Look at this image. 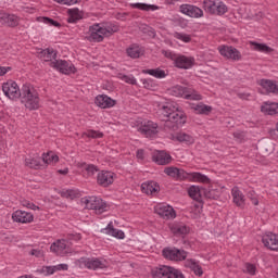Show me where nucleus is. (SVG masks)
<instances>
[{"instance_id": "f257e3e1", "label": "nucleus", "mask_w": 278, "mask_h": 278, "mask_svg": "<svg viewBox=\"0 0 278 278\" xmlns=\"http://www.w3.org/2000/svg\"><path fill=\"white\" fill-rule=\"evenodd\" d=\"M157 114L160 119L164 121L165 131H177V129H179V127H184V125H186V121H188L186 113L173 105L170 102L159 104Z\"/></svg>"}, {"instance_id": "f03ea898", "label": "nucleus", "mask_w": 278, "mask_h": 278, "mask_svg": "<svg viewBox=\"0 0 278 278\" xmlns=\"http://www.w3.org/2000/svg\"><path fill=\"white\" fill-rule=\"evenodd\" d=\"M90 36L88 37V40L90 42H103L104 37L110 38V36H113L118 31V26H108L103 27L101 24H93L89 27Z\"/></svg>"}, {"instance_id": "7ed1b4c3", "label": "nucleus", "mask_w": 278, "mask_h": 278, "mask_svg": "<svg viewBox=\"0 0 278 278\" xmlns=\"http://www.w3.org/2000/svg\"><path fill=\"white\" fill-rule=\"evenodd\" d=\"M20 98L27 110H38L40 108V97L31 85H23L22 96Z\"/></svg>"}, {"instance_id": "20e7f679", "label": "nucleus", "mask_w": 278, "mask_h": 278, "mask_svg": "<svg viewBox=\"0 0 278 278\" xmlns=\"http://www.w3.org/2000/svg\"><path fill=\"white\" fill-rule=\"evenodd\" d=\"M152 277L154 278H186L184 274L174 267L161 265L152 269Z\"/></svg>"}, {"instance_id": "39448f33", "label": "nucleus", "mask_w": 278, "mask_h": 278, "mask_svg": "<svg viewBox=\"0 0 278 278\" xmlns=\"http://www.w3.org/2000/svg\"><path fill=\"white\" fill-rule=\"evenodd\" d=\"M203 9L208 14H216L217 16H223L228 12L227 5L219 0H204Z\"/></svg>"}, {"instance_id": "423d86ee", "label": "nucleus", "mask_w": 278, "mask_h": 278, "mask_svg": "<svg viewBox=\"0 0 278 278\" xmlns=\"http://www.w3.org/2000/svg\"><path fill=\"white\" fill-rule=\"evenodd\" d=\"M83 203H85L87 210H94L96 214H103L108 210V204L97 197H89L83 200Z\"/></svg>"}, {"instance_id": "0eeeda50", "label": "nucleus", "mask_w": 278, "mask_h": 278, "mask_svg": "<svg viewBox=\"0 0 278 278\" xmlns=\"http://www.w3.org/2000/svg\"><path fill=\"white\" fill-rule=\"evenodd\" d=\"M162 253L165 260H170L172 262H182V260L188 257V252L177 248H165L163 249Z\"/></svg>"}, {"instance_id": "6e6552de", "label": "nucleus", "mask_w": 278, "mask_h": 278, "mask_svg": "<svg viewBox=\"0 0 278 278\" xmlns=\"http://www.w3.org/2000/svg\"><path fill=\"white\" fill-rule=\"evenodd\" d=\"M2 90L5 94V97H8L9 99H21L22 94H23V89L18 88V85L13 81V80H9L7 83H4L2 85Z\"/></svg>"}, {"instance_id": "1a4fd4ad", "label": "nucleus", "mask_w": 278, "mask_h": 278, "mask_svg": "<svg viewBox=\"0 0 278 278\" xmlns=\"http://www.w3.org/2000/svg\"><path fill=\"white\" fill-rule=\"evenodd\" d=\"M174 97H182L184 99H189L190 101H201L202 97L195 90H188L186 87L176 86L173 88Z\"/></svg>"}, {"instance_id": "9d476101", "label": "nucleus", "mask_w": 278, "mask_h": 278, "mask_svg": "<svg viewBox=\"0 0 278 278\" xmlns=\"http://www.w3.org/2000/svg\"><path fill=\"white\" fill-rule=\"evenodd\" d=\"M218 51L226 60H232V62H240L242 60V53L232 46H219Z\"/></svg>"}, {"instance_id": "9b49d317", "label": "nucleus", "mask_w": 278, "mask_h": 278, "mask_svg": "<svg viewBox=\"0 0 278 278\" xmlns=\"http://www.w3.org/2000/svg\"><path fill=\"white\" fill-rule=\"evenodd\" d=\"M68 249H71V244H68L66 239H59L50 247V251L56 255H66V253H68Z\"/></svg>"}, {"instance_id": "f8f14e48", "label": "nucleus", "mask_w": 278, "mask_h": 278, "mask_svg": "<svg viewBox=\"0 0 278 278\" xmlns=\"http://www.w3.org/2000/svg\"><path fill=\"white\" fill-rule=\"evenodd\" d=\"M164 173L168 177H172L173 179H179L180 181L184 179H190V174H188V172L175 166L165 167Z\"/></svg>"}, {"instance_id": "ddd939ff", "label": "nucleus", "mask_w": 278, "mask_h": 278, "mask_svg": "<svg viewBox=\"0 0 278 278\" xmlns=\"http://www.w3.org/2000/svg\"><path fill=\"white\" fill-rule=\"evenodd\" d=\"M154 212L165 220H170V218H175L177 216L175 208L170 205H157L154 207Z\"/></svg>"}, {"instance_id": "4468645a", "label": "nucleus", "mask_w": 278, "mask_h": 278, "mask_svg": "<svg viewBox=\"0 0 278 278\" xmlns=\"http://www.w3.org/2000/svg\"><path fill=\"white\" fill-rule=\"evenodd\" d=\"M180 12L181 14H186V16H190L191 18H201V16H203V10L192 4H181Z\"/></svg>"}, {"instance_id": "2eb2a0df", "label": "nucleus", "mask_w": 278, "mask_h": 278, "mask_svg": "<svg viewBox=\"0 0 278 278\" xmlns=\"http://www.w3.org/2000/svg\"><path fill=\"white\" fill-rule=\"evenodd\" d=\"M138 131H140L142 136H146V138H153V136L157 134V123L148 121L141 125Z\"/></svg>"}, {"instance_id": "dca6fc26", "label": "nucleus", "mask_w": 278, "mask_h": 278, "mask_svg": "<svg viewBox=\"0 0 278 278\" xmlns=\"http://www.w3.org/2000/svg\"><path fill=\"white\" fill-rule=\"evenodd\" d=\"M50 66L56 68L60 73H63V75H71V73H75L76 71L73 64L68 63V61L50 62Z\"/></svg>"}, {"instance_id": "f3484780", "label": "nucleus", "mask_w": 278, "mask_h": 278, "mask_svg": "<svg viewBox=\"0 0 278 278\" xmlns=\"http://www.w3.org/2000/svg\"><path fill=\"white\" fill-rule=\"evenodd\" d=\"M12 218L14 223H22V224L34 223V214L27 211L17 210L12 214Z\"/></svg>"}, {"instance_id": "a211bd4d", "label": "nucleus", "mask_w": 278, "mask_h": 278, "mask_svg": "<svg viewBox=\"0 0 278 278\" xmlns=\"http://www.w3.org/2000/svg\"><path fill=\"white\" fill-rule=\"evenodd\" d=\"M152 162H155L159 166H166V164L173 162V156L166 153V151H156L152 155Z\"/></svg>"}, {"instance_id": "6ab92c4d", "label": "nucleus", "mask_w": 278, "mask_h": 278, "mask_svg": "<svg viewBox=\"0 0 278 278\" xmlns=\"http://www.w3.org/2000/svg\"><path fill=\"white\" fill-rule=\"evenodd\" d=\"M262 242H263L264 247H266L270 251H278V236L277 235H275L273 232H268L263 236Z\"/></svg>"}, {"instance_id": "aec40b11", "label": "nucleus", "mask_w": 278, "mask_h": 278, "mask_svg": "<svg viewBox=\"0 0 278 278\" xmlns=\"http://www.w3.org/2000/svg\"><path fill=\"white\" fill-rule=\"evenodd\" d=\"M115 174L112 172H101L98 174V185L102 186V188H108V186H112L114 184Z\"/></svg>"}, {"instance_id": "412c9836", "label": "nucleus", "mask_w": 278, "mask_h": 278, "mask_svg": "<svg viewBox=\"0 0 278 278\" xmlns=\"http://www.w3.org/2000/svg\"><path fill=\"white\" fill-rule=\"evenodd\" d=\"M96 105L102 110H108V108H114L116 105V100L108 97L106 94H100L94 100Z\"/></svg>"}, {"instance_id": "4be33fe9", "label": "nucleus", "mask_w": 278, "mask_h": 278, "mask_svg": "<svg viewBox=\"0 0 278 278\" xmlns=\"http://www.w3.org/2000/svg\"><path fill=\"white\" fill-rule=\"evenodd\" d=\"M258 85L263 87V90H265V94H278V85L274 80L270 79H261L258 81Z\"/></svg>"}, {"instance_id": "5701e85b", "label": "nucleus", "mask_w": 278, "mask_h": 278, "mask_svg": "<svg viewBox=\"0 0 278 278\" xmlns=\"http://www.w3.org/2000/svg\"><path fill=\"white\" fill-rule=\"evenodd\" d=\"M174 64L177 68L188 70V68H192V66H194V60L192 58L180 55V56H177Z\"/></svg>"}, {"instance_id": "b1692460", "label": "nucleus", "mask_w": 278, "mask_h": 278, "mask_svg": "<svg viewBox=\"0 0 278 278\" xmlns=\"http://www.w3.org/2000/svg\"><path fill=\"white\" fill-rule=\"evenodd\" d=\"M232 201L237 207H244V194L238 187L231 189Z\"/></svg>"}, {"instance_id": "393cba45", "label": "nucleus", "mask_w": 278, "mask_h": 278, "mask_svg": "<svg viewBox=\"0 0 278 278\" xmlns=\"http://www.w3.org/2000/svg\"><path fill=\"white\" fill-rule=\"evenodd\" d=\"M103 233H108V236H113V238H118V240H123L125 238V232L123 230L115 229L112 222L106 226V228L102 229Z\"/></svg>"}, {"instance_id": "a878e982", "label": "nucleus", "mask_w": 278, "mask_h": 278, "mask_svg": "<svg viewBox=\"0 0 278 278\" xmlns=\"http://www.w3.org/2000/svg\"><path fill=\"white\" fill-rule=\"evenodd\" d=\"M169 229L174 236H186L188 231H190L189 228H187L186 225L179 224V223H174L169 225Z\"/></svg>"}, {"instance_id": "bb28decb", "label": "nucleus", "mask_w": 278, "mask_h": 278, "mask_svg": "<svg viewBox=\"0 0 278 278\" xmlns=\"http://www.w3.org/2000/svg\"><path fill=\"white\" fill-rule=\"evenodd\" d=\"M85 266L86 268H89V270H98V268H108V265H105V262H102L99 258L86 260Z\"/></svg>"}, {"instance_id": "cd10ccee", "label": "nucleus", "mask_w": 278, "mask_h": 278, "mask_svg": "<svg viewBox=\"0 0 278 278\" xmlns=\"http://www.w3.org/2000/svg\"><path fill=\"white\" fill-rule=\"evenodd\" d=\"M39 58L43 60V62H52L58 58V53L53 49H45L40 50Z\"/></svg>"}, {"instance_id": "c85d7f7f", "label": "nucleus", "mask_w": 278, "mask_h": 278, "mask_svg": "<svg viewBox=\"0 0 278 278\" xmlns=\"http://www.w3.org/2000/svg\"><path fill=\"white\" fill-rule=\"evenodd\" d=\"M261 112L274 116V114H278V103L265 102L264 105L261 106Z\"/></svg>"}, {"instance_id": "c756f323", "label": "nucleus", "mask_w": 278, "mask_h": 278, "mask_svg": "<svg viewBox=\"0 0 278 278\" xmlns=\"http://www.w3.org/2000/svg\"><path fill=\"white\" fill-rule=\"evenodd\" d=\"M186 268H190L194 275L201 277L203 275V268L194 260L190 258L185 262Z\"/></svg>"}, {"instance_id": "7c9ffc66", "label": "nucleus", "mask_w": 278, "mask_h": 278, "mask_svg": "<svg viewBox=\"0 0 278 278\" xmlns=\"http://www.w3.org/2000/svg\"><path fill=\"white\" fill-rule=\"evenodd\" d=\"M191 110L195 112V114H204L207 116L212 112V106L203 104V103H198V104H192Z\"/></svg>"}, {"instance_id": "2f4dec72", "label": "nucleus", "mask_w": 278, "mask_h": 278, "mask_svg": "<svg viewBox=\"0 0 278 278\" xmlns=\"http://www.w3.org/2000/svg\"><path fill=\"white\" fill-rule=\"evenodd\" d=\"M160 190V186L157 184L151 181V182H143L141 185V191L144 194H153L154 192H157Z\"/></svg>"}, {"instance_id": "473e14b6", "label": "nucleus", "mask_w": 278, "mask_h": 278, "mask_svg": "<svg viewBox=\"0 0 278 278\" xmlns=\"http://www.w3.org/2000/svg\"><path fill=\"white\" fill-rule=\"evenodd\" d=\"M188 194L193 201H201V194H203V189L199 186H191L188 189Z\"/></svg>"}, {"instance_id": "72a5a7b5", "label": "nucleus", "mask_w": 278, "mask_h": 278, "mask_svg": "<svg viewBox=\"0 0 278 278\" xmlns=\"http://www.w3.org/2000/svg\"><path fill=\"white\" fill-rule=\"evenodd\" d=\"M253 51H260L261 53H271L273 48L266 46V43H257L256 41H250Z\"/></svg>"}, {"instance_id": "f704fd0d", "label": "nucleus", "mask_w": 278, "mask_h": 278, "mask_svg": "<svg viewBox=\"0 0 278 278\" xmlns=\"http://www.w3.org/2000/svg\"><path fill=\"white\" fill-rule=\"evenodd\" d=\"M143 75H151L152 77H156V79H164L166 77V72L161 68L154 70H142Z\"/></svg>"}, {"instance_id": "c9c22d12", "label": "nucleus", "mask_w": 278, "mask_h": 278, "mask_svg": "<svg viewBox=\"0 0 278 278\" xmlns=\"http://www.w3.org/2000/svg\"><path fill=\"white\" fill-rule=\"evenodd\" d=\"M42 162H45V164H58V162H60V156L53 152L43 153Z\"/></svg>"}, {"instance_id": "e433bc0d", "label": "nucleus", "mask_w": 278, "mask_h": 278, "mask_svg": "<svg viewBox=\"0 0 278 278\" xmlns=\"http://www.w3.org/2000/svg\"><path fill=\"white\" fill-rule=\"evenodd\" d=\"M131 8H135L136 10H143L144 12L160 10L157 5L147 3H132Z\"/></svg>"}, {"instance_id": "4c0bfd02", "label": "nucleus", "mask_w": 278, "mask_h": 278, "mask_svg": "<svg viewBox=\"0 0 278 278\" xmlns=\"http://www.w3.org/2000/svg\"><path fill=\"white\" fill-rule=\"evenodd\" d=\"M176 140L178 142H185L186 144H194V138L186 132H178Z\"/></svg>"}, {"instance_id": "58836bf2", "label": "nucleus", "mask_w": 278, "mask_h": 278, "mask_svg": "<svg viewBox=\"0 0 278 278\" xmlns=\"http://www.w3.org/2000/svg\"><path fill=\"white\" fill-rule=\"evenodd\" d=\"M4 20L9 27H18V23H21V17L14 14L4 15Z\"/></svg>"}, {"instance_id": "ea45409f", "label": "nucleus", "mask_w": 278, "mask_h": 278, "mask_svg": "<svg viewBox=\"0 0 278 278\" xmlns=\"http://www.w3.org/2000/svg\"><path fill=\"white\" fill-rule=\"evenodd\" d=\"M81 15L79 14V9H71L68 10L67 23H77L80 21Z\"/></svg>"}, {"instance_id": "a19ab883", "label": "nucleus", "mask_w": 278, "mask_h": 278, "mask_svg": "<svg viewBox=\"0 0 278 278\" xmlns=\"http://www.w3.org/2000/svg\"><path fill=\"white\" fill-rule=\"evenodd\" d=\"M189 177L193 181H199L200 184H210V178L201 173H191L189 174Z\"/></svg>"}, {"instance_id": "79ce46f5", "label": "nucleus", "mask_w": 278, "mask_h": 278, "mask_svg": "<svg viewBox=\"0 0 278 278\" xmlns=\"http://www.w3.org/2000/svg\"><path fill=\"white\" fill-rule=\"evenodd\" d=\"M126 53L129 58H132V60H136L142 55V51L140 50V47H130L126 50Z\"/></svg>"}, {"instance_id": "37998d69", "label": "nucleus", "mask_w": 278, "mask_h": 278, "mask_svg": "<svg viewBox=\"0 0 278 278\" xmlns=\"http://www.w3.org/2000/svg\"><path fill=\"white\" fill-rule=\"evenodd\" d=\"M25 166L38 170V168H40V159H26Z\"/></svg>"}, {"instance_id": "c03bdc74", "label": "nucleus", "mask_w": 278, "mask_h": 278, "mask_svg": "<svg viewBox=\"0 0 278 278\" xmlns=\"http://www.w3.org/2000/svg\"><path fill=\"white\" fill-rule=\"evenodd\" d=\"M202 190L206 199H213V200L218 199V191L214 189H202Z\"/></svg>"}, {"instance_id": "a18cd8bd", "label": "nucleus", "mask_w": 278, "mask_h": 278, "mask_svg": "<svg viewBox=\"0 0 278 278\" xmlns=\"http://www.w3.org/2000/svg\"><path fill=\"white\" fill-rule=\"evenodd\" d=\"M140 31H142V34H147L148 36H155V31L153 30V28H151V26L147 25V24H141L139 26Z\"/></svg>"}, {"instance_id": "49530a36", "label": "nucleus", "mask_w": 278, "mask_h": 278, "mask_svg": "<svg viewBox=\"0 0 278 278\" xmlns=\"http://www.w3.org/2000/svg\"><path fill=\"white\" fill-rule=\"evenodd\" d=\"M38 21L46 23V25H52V27H60V23L49 17H38Z\"/></svg>"}, {"instance_id": "de8ad7c7", "label": "nucleus", "mask_w": 278, "mask_h": 278, "mask_svg": "<svg viewBox=\"0 0 278 278\" xmlns=\"http://www.w3.org/2000/svg\"><path fill=\"white\" fill-rule=\"evenodd\" d=\"M83 136H86L87 138H101L103 132L97 130H87L83 134Z\"/></svg>"}, {"instance_id": "09e8293b", "label": "nucleus", "mask_w": 278, "mask_h": 278, "mask_svg": "<svg viewBox=\"0 0 278 278\" xmlns=\"http://www.w3.org/2000/svg\"><path fill=\"white\" fill-rule=\"evenodd\" d=\"M39 273H42L43 275H53V273H56L55 266H43Z\"/></svg>"}, {"instance_id": "8fccbe9b", "label": "nucleus", "mask_w": 278, "mask_h": 278, "mask_svg": "<svg viewBox=\"0 0 278 278\" xmlns=\"http://www.w3.org/2000/svg\"><path fill=\"white\" fill-rule=\"evenodd\" d=\"M85 170H87L88 177H92L96 173H99V167L94 165H87Z\"/></svg>"}, {"instance_id": "3c124183", "label": "nucleus", "mask_w": 278, "mask_h": 278, "mask_svg": "<svg viewBox=\"0 0 278 278\" xmlns=\"http://www.w3.org/2000/svg\"><path fill=\"white\" fill-rule=\"evenodd\" d=\"M28 255L34 257H45V251L42 249H33L28 252Z\"/></svg>"}, {"instance_id": "603ef678", "label": "nucleus", "mask_w": 278, "mask_h": 278, "mask_svg": "<svg viewBox=\"0 0 278 278\" xmlns=\"http://www.w3.org/2000/svg\"><path fill=\"white\" fill-rule=\"evenodd\" d=\"M122 80L125 81L126 84H130L131 86H136L138 84L136 80V77L134 76L123 75Z\"/></svg>"}, {"instance_id": "864d4df0", "label": "nucleus", "mask_w": 278, "mask_h": 278, "mask_svg": "<svg viewBox=\"0 0 278 278\" xmlns=\"http://www.w3.org/2000/svg\"><path fill=\"white\" fill-rule=\"evenodd\" d=\"M176 38L178 40H182V42H190V40H192V37H190V35L181 33H176Z\"/></svg>"}, {"instance_id": "5fc2aeb1", "label": "nucleus", "mask_w": 278, "mask_h": 278, "mask_svg": "<svg viewBox=\"0 0 278 278\" xmlns=\"http://www.w3.org/2000/svg\"><path fill=\"white\" fill-rule=\"evenodd\" d=\"M162 53H163V55H165V58H167L168 60H173L174 64H175V62L177 61V58H178L177 54H175V53H173V52H170V51H166V50H163Z\"/></svg>"}, {"instance_id": "6e6d98bb", "label": "nucleus", "mask_w": 278, "mask_h": 278, "mask_svg": "<svg viewBox=\"0 0 278 278\" xmlns=\"http://www.w3.org/2000/svg\"><path fill=\"white\" fill-rule=\"evenodd\" d=\"M245 270L249 275H255V271L257 270V268L255 267V265H253L251 263H247Z\"/></svg>"}, {"instance_id": "4d7b16f0", "label": "nucleus", "mask_w": 278, "mask_h": 278, "mask_svg": "<svg viewBox=\"0 0 278 278\" xmlns=\"http://www.w3.org/2000/svg\"><path fill=\"white\" fill-rule=\"evenodd\" d=\"M61 197L64 199H75V191L74 190H66L61 193Z\"/></svg>"}, {"instance_id": "13d9d810", "label": "nucleus", "mask_w": 278, "mask_h": 278, "mask_svg": "<svg viewBox=\"0 0 278 278\" xmlns=\"http://www.w3.org/2000/svg\"><path fill=\"white\" fill-rule=\"evenodd\" d=\"M248 197L252 201L253 205H260V201L255 198V191H250Z\"/></svg>"}, {"instance_id": "bf43d9fd", "label": "nucleus", "mask_w": 278, "mask_h": 278, "mask_svg": "<svg viewBox=\"0 0 278 278\" xmlns=\"http://www.w3.org/2000/svg\"><path fill=\"white\" fill-rule=\"evenodd\" d=\"M56 3H63L64 5H75L79 0H54Z\"/></svg>"}, {"instance_id": "052dcab7", "label": "nucleus", "mask_w": 278, "mask_h": 278, "mask_svg": "<svg viewBox=\"0 0 278 278\" xmlns=\"http://www.w3.org/2000/svg\"><path fill=\"white\" fill-rule=\"evenodd\" d=\"M55 270H68V265L67 264H59L54 266Z\"/></svg>"}, {"instance_id": "680f3d73", "label": "nucleus", "mask_w": 278, "mask_h": 278, "mask_svg": "<svg viewBox=\"0 0 278 278\" xmlns=\"http://www.w3.org/2000/svg\"><path fill=\"white\" fill-rule=\"evenodd\" d=\"M8 71H12V67L0 66V77H3V75H5Z\"/></svg>"}, {"instance_id": "e2e57ef3", "label": "nucleus", "mask_w": 278, "mask_h": 278, "mask_svg": "<svg viewBox=\"0 0 278 278\" xmlns=\"http://www.w3.org/2000/svg\"><path fill=\"white\" fill-rule=\"evenodd\" d=\"M137 157L138 160H144V150H138Z\"/></svg>"}, {"instance_id": "0e129e2a", "label": "nucleus", "mask_w": 278, "mask_h": 278, "mask_svg": "<svg viewBox=\"0 0 278 278\" xmlns=\"http://www.w3.org/2000/svg\"><path fill=\"white\" fill-rule=\"evenodd\" d=\"M237 96L239 99H243V100H247L251 97L250 93H238Z\"/></svg>"}, {"instance_id": "69168bd1", "label": "nucleus", "mask_w": 278, "mask_h": 278, "mask_svg": "<svg viewBox=\"0 0 278 278\" xmlns=\"http://www.w3.org/2000/svg\"><path fill=\"white\" fill-rule=\"evenodd\" d=\"M59 175H68V167L58 170Z\"/></svg>"}, {"instance_id": "338daca9", "label": "nucleus", "mask_w": 278, "mask_h": 278, "mask_svg": "<svg viewBox=\"0 0 278 278\" xmlns=\"http://www.w3.org/2000/svg\"><path fill=\"white\" fill-rule=\"evenodd\" d=\"M28 210H35V211H36V210H40V207L30 202V203L28 204Z\"/></svg>"}, {"instance_id": "774afa93", "label": "nucleus", "mask_w": 278, "mask_h": 278, "mask_svg": "<svg viewBox=\"0 0 278 278\" xmlns=\"http://www.w3.org/2000/svg\"><path fill=\"white\" fill-rule=\"evenodd\" d=\"M31 202H29V201H27V200H22L21 201V204L23 205V207H29V204H30Z\"/></svg>"}]
</instances>
